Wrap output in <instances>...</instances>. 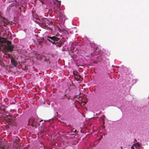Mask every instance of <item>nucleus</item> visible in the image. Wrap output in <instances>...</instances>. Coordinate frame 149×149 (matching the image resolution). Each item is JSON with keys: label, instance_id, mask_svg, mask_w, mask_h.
Masks as SVG:
<instances>
[{"label": "nucleus", "instance_id": "obj_13", "mask_svg": "<svg viewBox=\"0 0 149 149\" xmlns=\"http://www.w3.org/2000/svg\"><path fill=\"white\" fill-rule=\"evenodd\" d=\"M47 37L48 38H49V39H50L51 40V38H52L53 37V36H52V37H50V36H47Z\"/></svg>", "mask_w": 149, "mask_h": 149}, {"label": "nucleus", "instance_id": "obj_16", "mask_svg": "<svg viewBox=\"0 0 149 149\" xmlns=\"http://www.w3.org/2000/svg\"><path fill=\"white\" fill-rule=\"evenodd\" d=\"M78 77H79V78H81V77L80 75H79Z\"/></svg>", "mask_w": 149, "mask_h": 149}, {"label": "nucleus", "instance_id": "obj_4", "mask_svg": "<svg viewBox=\"0 0 149 149\" xmlns=\"http://www.w3.org/2000/svg\"><path fill=\"white\" fill-rule=\"evenodd\" d=\"M6 40L5 38L0 37V44L4 43Z\"/></svg>", "mask_w": 149, "mask_h": 149}, {"label": "nucleus", "instance_id": "obj_14", "mask_svg": "<svg viewBox=\"0 0 149 149\" xmlns=\"http://www.w3.org/2000/svg\"><path fill=\"white\" fill-rule=\"evenodd\" d=\"M65 96L66 97H67V98H68V100H69L70 99V97L67 96H66V95H65Z\"/></svg>", "mask_w": 149, "mask_h": 149}, {"label": "nucleus", "instance_id": "obj_19", "mask_svg": "<svg viewBox=\"0 0 149 149\" xmlns=\"http://www.w3.org/2000/svg\"><path fill=\"white\" fill-rule=\"evenodd\" d=\"M42 121V120H41L40 121V122H41V121Z\"/></svg>", "mask_w": 149, "mask_h": 149}, {"label": "nucleus", "instance_id": "obj_15", "mask_svg": "<svg viewBox=\"0 0 149 149\" xmlns=\"http://www.w3.org/2000/svg\"><path fill=\"white\" fill-rule=\"evenodd\" d=\"M77 132V130H75L74 131H73V132L76 133Z\"/></svg>", "mask_w": 149, "mask_h": 149}, {"label": "nucleus", "instance_id": "obj_10", "mask_svg": "<svg viewBox=\"0 0 149 149\" xmlns=\"http://www.w3.org/2000/svg\"><path fill=\"white\" fill-rule=\"evenodd\" d=\"M2 18L4 20L3 21L4 23L6 24L9 23L8 20L7 18H6L5 17H2Z\"/></svg>", "mask_w": 149, "mask_h": 149}, {"label": "nucleus", "instance_id": "obj_17", "mask_svg": "<svg viewBox=\"0 0 149 149\" xmlns=\"http://www.w3.org/2000/svg\"><path fill=\"white\" fill-rule=\"evenodd\" d=\"M131 149H134V148H133V146H132L131 147Z\"/></svg>", "mask_w": 149, "mask_h": 149}, {"label": "nucleus", "instance_id": "obj_5", "mask_svg": "<svg viewBox=\"0 0 149 149\" xmlns=\"http://www.w3.org/2000/svg\"><path fill=\"white\" fill-rule=\"evenodd\" d=\"M44 40V38H42L41 39H37V42L40 45H42L43 43L42 40Z\"/></svg>", "mask_w": 149, "mask_h": 149}, {"label": "nucleus", "instance_id": "obj_9", "mask_svg": "<svg viewBox=\"0 0 149 149\" xmlns=\"http://www.w3.org/2000/svg\"><path fill=\"white\" fill-rule=\"evenodd\" d=\"M11 63L12 65H13L15 66H16L17 64L16 62L14 60H11Z\"/></svg>", "mask_w": 149, "mask_h": 149}, {"label": "nucleus", "instance_id": "obj_2", "mask_svg": "<svg viewBox=\"0 0 149 149\" xmlns=\"http://www.w3.org/2000/svg\"><path fill=\"white\" fill-rule=\"evenodd\" d=\"M61 5V1H58L57 2V3H56V4H54V8L55 12L57 11L58 10H59V9H59V8Z\"/></svg>", "mask_w": 149, "mask_h": 149}, {"label": "nucleus", "instance_id": "obj_20", "mask_svg": "<svg viewBox=\"0 0 149 149\" xmlns=\"http://www.w3.org/2000/svg\"><path fill=\"white\" fill-rule=\"evenodd\" d=\"M74 129H73V130H72V131H74Z\"/></svg>", "mask_w": 149, "mask_h": 149}, {"label": "nucleus", "instance_id": "obj_7", "mask_svg": "<svg viewBox=\"0 0 149 149\" xmlns=\"http://www.w3.org/2000/svg\"><path fill=\"white\" fill-rule=\"evenodd\" d=\"M62 44L63 43L59 41L58 42H56V44H55L56 45V46L60 47L61 46Z\"/></svg>", "mask_w": 149, "mask_h": 149}, {"label": "nucleus", "instance_id": "obj_8", "mask_svg": "<svg viewBox=\"0 0 149 149\" xmlns=\"http://www.w3.org/2000/svg\"><path fill=\"white\" fill-rule=\"evenodd\" d=\"M60 9H59V10H58L57 11L55 12L57 14L59 15H63V13L62 12L60 11Z\"/></svg>", "mask_w": 149, "mask_h": 149}, {"label": "nucleus", "instance_id": "obj_3", "mask_svg": "<svg viewBox=\"0 0 149 149\" xmlns=\"http://www.w3.org/2000/svg\"><path fill=\"white\" fill-rule=\"evenodd\" d=\"M14 48V47L13 45L7 46V47L8 49L11 52L13 51V49Z\"/></svg>", "mask_w": 149, "mask_h": 149}, {"label": "nucleus", "instance_id": "obj_6", "mask_svg": "<svg viewBox=\"0 0 149 149\" xmlns=\"http://www.w3.org/2000/svg\"><path fill=\"white\" fill-rule=\"evenodd\" d=\"M32 121V123L31 124V126L33 127H36L37 126V124H36L35 123V120H33L32 119L31 120Z\"/></svg>", "mask_w": 149, "mask_h": 149}, {"label": "nucleus", "instance_id": "obj_11", "mask_svg": "<svg viewBox=\"0 0 149 149\" xmlns=\"http://www.w3.org/2000/svg\"><path fill=\"white\" fill-rule=\"evenodd\" d=\"M7 46H10L12 45H11V42L10 41H8L7 42Z\"/></svg>", "mask_w": 149, "mask_h": 149}, {"label": "nucleus", "instance_id": "obj_12", "mask_svg": "<svg viewBox=\"0 0 149 149\" xmlns=\"http://www.w3.org/2000/svg\"><path fill=\"white\" fill-rule=\"evenodd\" d=\"M56 1V2H54V4H56V3H57V2L58 1H59L58 0H55Z\"/></svg>", "mask_w": 149, "mask_h": 149}, {"label": "nucleus", "instance_id": "obj_1", "mask_svg": "<svg viewBox=\"0 0 149 149\" xmlns=\"http://www.w3.org/2000/svg\"><path fill=\"white\" fill-rule=\"evenodd\" d=\"M47 40L53 44H56V42L59 41L60 39L56 36H54L52 38H51V40L48 39H47Z\"/></svg>", "mask_w": 149, "mask_h": 149}, {"label": "nucleus", "instance_id": "obj_18", "mask_svg": "<svg viewBox=\"0 0 149 149\" xmlns=\"http://www.w3.org/2000/svg\"><path fill=\"white\" fill-rule=\"evenodd\" d=\"M31 119H30V120H29V123L31 121Z\"/></svg>", "mask_w": 149, "mask_h": 149}]
</instances>
